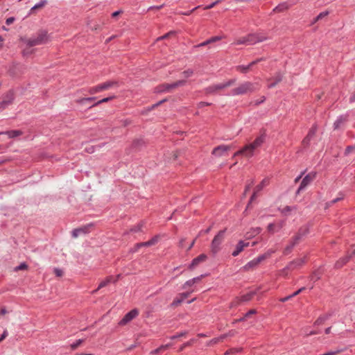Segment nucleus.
Here are the masks:
<instances>
[{
  "instance_id": "1",
  "label": "nucleus",
  "mask_w": 355,
  "mask_h": 355,
  "mask_svg": "<svg viewBox=\"0 0 355 355\" xmlns=\"http://www.w3.org/2000/svg\"><path fill=\"white\" fill-rule=\"evenodd\" d=\"M259 88V86L258 83L246 81L233 89L232 90V95L239 96L247 94L248 93H252L256 90H258Z\"/></svg>"
},
{
  "instance_id": "2",
  "label": "nucleus",
  "mask_w": 355,
  "mask_h": 355,
  "mask_svg": "<svg viewBox=\"0 0 355 355\" xmlns=\"http://www.w3.org/2000/svg\"><path fill=\"white\" fill-rule=\"evenodd\" d=\"M266 38L263 36H261L258 34H249L247 36L240 37L236 39L234 44L236 45L239 44H246V45H252L254 44L257 42H262Z\"/></svg>"
},
{
  "instance_id": "3",
  "label": "nucleus",
  "mask_w": 355,
  "mask_h": 355,
  "mask_svg": "<svg viewBox=\"0 0 355 355\" xmlns=\"http://www.w3.org/2000/svg\"><path fill=\"white\" fill-rule=\"evenodd\" d=\"M225 229L220 230L214 236L211 243V252L213 254H217L220 250V245L225 239Z\"/></svg>"
},
{
  "instance_id": "4",
  "label": "nucleus",
  "mask_w": 355,
  "mask_h": 355,
  "mask_svg": "<svg viewBox=\"0 0 355 355\" xmlns=\"http://www.w3.org/2000/svg\"><path fill=\"white\" fill-rule=\"evenodd\" d=\"M235 82H236L235 79H231V80H230L225 83H219V84L210 85V86L207 87V88H205V92L206 94H211L216 93V92H218L219 90H222L225 88L232 86V85H234L235 83Z\"/></svg>"
},
{
  "instance_id": "5",
  "label": "nucleus",
  "mask_w": 355,
  "mask_h": 355,
  "mask_svg": "<svg viewBox=\"0 0 355 355\" xmlns=\"http://www.w3.org/2000/svg\"><path fill=\"white\" fill-rule=\"evenodd\" d=\"M49 41V35L45 31L40 32L37 37L34 39H30L27 40V44L29 45V47H33L36 45H40L43 44H46Z\"/></svg>"
},
{
  "instance_id": "6",
  "label": "nucleus",
  "mask_w": 355,
  "mask_h": 355,
  "mask_svg": "<svg viewBox=\"0 0 355 355\" xmlns=\"http://www.w3.org/2000/svg\"><path fill=\"white\" fill-rule=\"evenodd\" d=\"M14 100V93L9 91L0 98V112L5 110L10 104H12Z\"/></svg>"
},
{
  "instance_id": "7",
  "label": "nucleus",
  "mask_w": 355,
  "mask_h": 355,
  "mask_svg": "<svg viewBox=\"0 0 355 355\" xmlns=\"http://www.w3.org/2000/svg\"><path fill=\"white\" fill-rule=\"evenodd\" d=\"M186 81L185 80H178L171 84H164L159 87V92H171L173 89H175L179 87H182L185 85Z\"/></svg>"
},
{
  "instance_id": "8",
  "label": "nucleus",
  "mask_w": 355,
  "mask_h": 355,
  "mask_svg": "<svg viewBox=\"0 0 355 355\" xmlns=\"http://www.w3.org/2000/svg\"><path fill=\"white\" fill-rule=\"evenodd\" d=\"M139 315V311L137 309L131 310L126 313L124 317L119 321V325L124 326L135 319Z\"/></svg>"
},
{
  "instance_id": "9",
  "label": "nucleus",
  "mask_w": 355,
  "mask_h": 355,
  "mask_svg": "<svg viewBox=\"0 0 355 355\" xmlns=\"http://www.w3.org/2000/svg\"><path fill=\"white\" fill-rule=\"evenodd\" d=\"M315 178V173H310L307 174L301 182V184L297 191V193H300L303 191Z\"/></svg>"
},
{
  "instance_id": "10",
  "label": "nucleus",
  "mask_w": 355,
  "mask_h": 355,
  "mask_svg": "<svg viewBox=\"0 0 355 355\" xmlns=\"http://www.w3.org/2000/svg\"><path fill=\"white\" fill-rule=\"evenodd\" d=\"M284 225V220H277L274 223H270L267 226V230L270 234H275V232H278L279 231H280Z\"/></svg>"
},
{
  "instance_id": "11",
  "label": "nucleus",
  "mask_w": 355,
  "mask_h": 355,
  "mask_svg": "<svg viewBox=\"0 0 355 355\" xmlns=\"http://www.w3.org/2000/svg\"><path fill=\"white\" fill-rule=\"evenodd\" d=\"M231 148L232 146L229 145H220L214 148L212 154L217 157L225 156L227 155V152Z\"/></svg>"
},
{
  "instance_id": "12",
  "label": "nucleus",
  "mask_w": 355,
  "mask_h": 355,
  "mask_svg": "<svg viewBox=\"0 0 355 355\" xmlns=\"http://www.w3.org/2000/svg\"><path fill=\"white\" fill-rule=\"evenodd\" d=\"M268 184H269V179L268 178H264L260 182V184H259L257 186H256V187L254 188V193H253V194L252 195V196L250 198V202H249L248 207L250 205V203H252V202L254 200H255V198H257V194L259 191H261L265 187H266Z\"/></svg>"
},
{
  "instance_id": "13",
  "label": "nucleus",
  "mask_w": 355,
  "mask_h": 355,
  "mask_svg": "<svg viewBox=\"0 0 355 355\" xmlns=\"http://www.w3.org/2000/svg\"><path fill=\"white\" fill-rule=\"evenodd\" d=\"M309 232V230L307 227H301L298 232L292 238V246H295L296 244L299 243L301 239L305 236Z\"/></svg>"
},
{
  "instance_id": "14",
  "label": "nucleus",
  "mask_w": 355,
  "mask_h": 355,
  "mask_svg": "<svg viewBox=\"0 0 355 355\" xmlns=\"http://www.w3.org/2000/svg\"><path fill=\"white\" fill-rule=\"evenodd\" d=\"M262 261L261 258L259 256L258 257L252 259V261L247 263L242 269L245 271H249L256 268Z\"/></svg>"
},
{
  "instance_id": "15",
  "label": "nucleus",
  "mask_w": 355,
  "mask_h": 355,
  "mask_svg": "<svg viewBox=\"0 0 355 355\" xmlns=\"http://www.w3.org/2000/svg\"><path fill=\"white\" fill-rule=\"evenodd\" d=\"M92 227V224L81 227L80 228L75 229L72 232V236L74 238H77L78 236L81 234H87L89 232L90 228Z\"/></svg>"
},
{
  "instance_id": "16",
  "label": "nucleus",
  "mask_w": 355,
  "mask_h": 355,
  "mask_svg": "<svg viewBox=\"0 0 355 355\" xmlns=\"http://www.w3.org/2000/svg\"><path fill=\"white\" fill-rule=\"evenodd\" d=\"M262 60V58H260V59H257L252 62H250L248 65L247 66H243V65H240V66H237L236 67V70L238 71H240L241 73H248L250 69L254 66L256 64H257L258 62H259L260 61Z\"/></svg>"
},
{
  "instance_id": "17",
  "label": "nucleus",
  "mask_w": 355,
  "mask_h": 355,
  "mask_svg": "<svg viewBox=\"0 0 355 355\" xmlns=\"http://www.w3.org/2000/svg\"><path fill=\"white\" fill-rule=\"evenodd\" d=\"M249 246L248 242H244L243 241H240L237 245H236L235 250L232 252V256L236 257L238 256L245 248Z\"/></svg>"
},
{
  "instance_id": "18",
  "label": "nucleus",
  "mask_w": 355,
  "mask_h": 355,
  "mask_svg": "<svg viewBox=\"0 0 355 355\" xmlns=\"http://www.w3.org/2000/svg\"><path fill=\"white\" fill-rule=\"evenodd\" d=\"M117 281V279H114L112 276H109L105 278L103 281H102L100 284L98 285V287L96 290L94 291L92 293H95L98 291L99 289L107 286L111 282H115Z\"/></svg>"
},
{
  "instance_id": "19",
  "label": "nucleus",
  "mask_w": 355,
  "mask_h": 355,
  "mask_svg": "<svg viewBox=\"0 0 355 355\" xmlns=\"http://www.w3.org/2000/svg\"><path fill=\"white\" fill-rule=\"evenodd\" d=\"M207 259V256L205 254H201L194 259H193L190 268H193L197 266L200 263L205 261Z\"/></svg>"
},
{
  "instance_id": "20",
  "label": "nucleus",
  "mask_w": 355,
  "mask_h": 355,
  "mask_svg": "<svg viewBox=\"0 0 355 355\" xmlns=\"http://www.w3.org/2000/svg\"><path fill=\"white\" fill-rule=\"evenodd\" d=\"M243 148V156L251 157L254 155L255 149L249 144L245 145Z\"/></svg>"
},
{
  "instance_id": "21",
  "label": "nucleus",
  "mask_w": 355,
  "mask_h": 355,
  "mask_svg": "<svg viewBox=\"0 0 355 355\" xmlns=\"http://www.w3.org/2000/svg\"><path fill=\"white\" fill-rule=\"evenodd\" d=\"M265 137L264 135H260L259 137H257L255 140L250 143V144L254 148L257 149V148L260 147L262 144L264 142Z\"/></svg>"
},
{
  "instance_id": "22",
  "label": "nucleus",
  "mask_w": 355,
  "mask_h": 355,
  "mask_svg": "<svg viewBox=\"0 0 355 355\" xmlns=\"http://www.w3.org/2000/svg\"><path fill=\"white\" fill-rule=\"evenodd\" d=\"M352 255H355V248L353 250L351 255H347V256L340 259L339 261H338L336 263V266L337 268L342 267L344 264H345L349 261V259L352 257Z\"/></svg>"
},
{
  "instance_id": "23",
  "label": "nucleus",
  "mask_w": 355,
  "mask_h": 355,
  "mask_svg": "<svg viewBox=\"0 0 355 355\" xmlns=\"http://www.w3.org/2000/svg\"><path fill=\"white\" fill-rule=\"evenodd\" d=\"M261 231L260 227H254L252 228L249 232H248L245 234V236L248 239H252L256 235L259 234Z\"/></svg>"
},
{
  "instance_id": "24",
  "label": "nucleus",
  "mask_w": 355,
  "mask_h": 355,
  "mask_svg": "<svg viewBox=\"0 0 355 355\" xmlns=\"http://www.w3.org/2000/svg\"><path fill=\"white\" fill-rule=\"evenodd\" d=\"M304 263V259H303V258L297 259L295 261L291 262L288 266V269H289V270L295 269L297 266H302Z\"/></svg>"
},
{
  "instance_id": "25",
  "label": "nucleus",
  "mask_w": 355,
  "mask_h": 355,
  "mask_svg": "<svg viewBox=\"0 0 355 355\" xmlns=\"http://www.w3.org/2000/svg\"><path fill=\"white\" fill-rule=\"evenodd\" d=\"M116 85H117V83L115 81H107L104 83L100 84L99 85H100L101 89V92H102L104 90H107L110 88H111Z\"/></svg>"
},
{
  "instance_id": "26",
  "label": "nucleus",
  "mask_w": 355,
  "mask_h": 355,
  "mask_svg": "<svg viewBox=\"0 0 355 355\" xmlns=\"http://www.w3.org/2000/svg\"><path fill=\"white\" fill-rule=\"evenodd\" d=\"M282 78H283V74L280 72H278L273 78L274 82L270 83L268 85V87L269 88L274 87L277 83H279V82L282 81Z\"/></svg>"
},
{
  "instance_id": "27",
  "label": "nucleus",
  "mask_w": 355,
  "mask_h": 355,
  "mask_svg": "<svg viewBox=\"0 0 355 355\" xmlns=\"http://www.w3.org/2000/svg\"><path fill=\"white\" fill-rule=\"evenodd\" d=\"M289 8V6L286 3H282L276 6L272 12H282Z\"/></svg>"
},
{
  "instance_id": "28",
  "label": "nucleus",
  "mask_w": 355,
  "mask_h": 355,
  "mask_svg": "<svg viewBox=\"0 0 355 355\" xmlns=\"http://www.w3.org/2000/svg\"><path fill=\"white\" fill-rule=\"evenodd\" d=\"M202 277V276L195 277V278H193L191 279H189V280L187 281L184 283V284L183 285V288H186L188 286H193L194 284H196V283L198 282L199 281H200Z\"/></svg>"
},
{
  "instance_id": "29",
  "label": "nucleus",
  "mask_w": 355,
  "mask_h": 355,
  "mask_svg": "<svg viewBox=\"0 0 355 355\" xmlns=\"http://www.w3.org/2000/svg\"><path fill=\"white\" fill-rule=\"evenodd\" d=\"M255 293H256L255 292L251 291L245 295H243L242 296H241L242 302H248V301L251 300L252 299V297H254V295H255Z\"/></svg>"
},
{
  "instance_id": "30",
  "label": "nucleus",
  "mask_w": 355,
  "mask_h": 355,
  "mask_svg": "<svg viewBox=\"0 0 355 355\" xmlns=\"http://www.w3.org/2000/svg\"><path fill=\"white\" fill-rule=\"evenodd\" d=\"M9 138H15L22 135V132L20 130H10L6 132Z\"/></svg>"
},
{
  "instance_id": "31",
  "label": "nucleus",
  "mask_w": 355,
  "mask_h": 355,
  "mask_svg": "<svg viewBox=\"0 0 355 355\" xmlns=\"http://www.w3.org/2000/svg\"><path fill=\"white\" fill-rule=\"evenodd\" d=\"M275 250L273 249L268 250L264 254L260 255V258H261L262 261H264L265 259L269 258L273 253H275Z\"/></svg>"
},
{
  "instance_id": "32",
  "label": "nucleus",
  "mask_w": 355,
  "mask_h": 355,
  "mask_svg": "<svg viewBox=\"0 0 355 355\" xmlns=\"http://www.w3.org/2000/svg\"><path fill=\"white\" fill-rule=\"evenodd\" d=\"M85 340L84 339H79L76 340L75 343L71 345V349L74 350L77 349L79 346H80L83 343Z\"/></svg>"
},
{
  "instance_id": "33",
  "label": "nucleus",
  "mask_w": 355,
  "mask_h": 355,
  "mask_svg": "<svg viewBox=\"0 0 355 355\" xmlns=\"http://www.w3.org/2000/svg\"><path fill=\"white\" fill-rule=\"evenodd\" d=\"M329 15L328 11L320 12L313 20V23H316L318 21L320 20L324 17H327Z\"/></svg>"
},
{
  "instance_id": "34",
  "label": "nucleus",
  "mask_w": 355,
  "mask_h": 355,
  "mask_svg": "<svg viewBox=\"0 0 355 355\" xmlns=\"http://www.w3.org/2000/svg\"><path fill=\"white\" fill-rule=\"evenodd\" d=\"M241 297H236L231 303V306H236L242 303Z\"/></svg>"
},
{
  "instance_id": "35",
  "label": "nucleus",
  "mask_w": 355,
  "mask_h": 355,
  "mask_svg": "<svg viewBox=\"0 0 355 355\" xmlns=\"http://www.w3.org/2000/svg\"><path fill=\"white\" fill-rule=\"evenodd\" d=\"M101 92V89L99 85L96 87H93L90 88L89 90V93L91 94H94Z\"/></svg>"
},
{
  "instance_id": "36",
  "label": "nucleus",
  "mask_w": 355,
  "mask_h": 355,
  "mask_svg": "<svg viewBox=\"0 0 355 355\" xmlns=\"http://www.w3.org/2000/svg\"><path fill=\"white\" fill-rule=\"evenodd\" d=\"M184 300L180 297V295L178 297H177L173 302L172 303V306H178V305H180Z\"/></svg>"
},
{
  "instance_id": "37",
  "label": "nucleus",
  "mask_w": 355,
  "mask_h": 355,
  "mask_svg": "<svg viewBox=\"0 0 355 355\" xmlns=\"http://www.w3.org/2000/svg\"><path fill=\"white\" fill-rule=\"evenodd\" d=\"M27 45V47L23 50V55L24 56H28L31 55L33 53V49H31V47H29V45Z\"/></svg>"
},
{
  "instance_id": "38",
  "label": "nucleus",
  "mask_w": 355,
  "mask_h": 355,
  "mask_svg": "<svg viewBox=\"0 0 355 355\" xmlns=\"http://www.w3.org/2000/svg\"><path fill=\"white\" fill-rule=\"evenodd\" d=\"M223 0H216V1L213 2L212 3L208 5V6H206L204 9L205 10H209V9H211L212 8H214L215 6H216L217 4L220 3Z\"/></svg>"
},
{
  "instance_id": "39",
  "label": "nucleus",
  "mask_w": 355,
  "mask_h": 355,
  "mask_svg": "<svg viewBox=\"0 0 355 355\" xmlns=\"http://www.w3.org/2000/svg\"><path fill=\"white\" fill-rule=\"evenodd\" d=\"M115 98L114 96H110V97H107V98H103L102 100L101 101H98L94 105H99L102 103H106V102H108L110 100H112Z\"/></svg>"
},
{
  "instance_id": "40",
  "label": "nucleus",
  "mask_w": 355,
  "mask_h": 355,
  "mask_svg": "<svg viewBox=\"0 0 355 355\" xmlns=\"http://www.w3.org/2000/svg\"><path fill=\"white\" fill-rule=\"evenodd\" d=\"M295 209V207H289V206H286V207H284V209H282V213L285 214V215H287L288 212L291 211L292 210H293Z\"/></svg>"
},
{
  "instance_id": "41",
  "label": "nucleus",
  "mask_w": 355,
  "mask_h": 355,
  "mask_svg": "<svg viewBox=\"0 0 355 355\" xmlns=\"http://www.w3.org/2000/svg\"><path fill=\"white\" fill-rule=\"evenodd\" d=\"M148 244H147V241L146 242H143V243H137L135 247V251H137L138 249L141 247H148Z\"/></svg>"
},
{
  "instance_id": "42",
  "label": "nucleus",
  "mask_w": 355,
  "mask_h": 355,
  "mask_svg": "<svg viewBox=\"0 0 355 355\" xmlns=\"http://www.w3.org/2000/svg\"><path fill=\"white\" fill-rule=\"evenodd\" d=\"M253 184H254V181L252 180H250L249 182H248V184L245 187V189L244 195L246 194V193L250 189V188L252 187Z\"/></svg>"
},
{
  "instance_id": "43",
  "label": "nucleus",
  "mask_w": 355,
  "mask_h": 355,
  "mask_svg": "<svg viewBox=\"0 0 355 355\" xmlns=\"http://www.w3.org/2000/svg\"><path fill=\"white\" fill-rule=\"evenodd\" d=\"M158 241V236H155L150 241H147V244H148L149 246L153 245L157 243Z\"/></svg>"
},
{
  "instance_id": "44",
  "label": "nucleus",
  "mask_w": 355,
  "mask_h": 355,
  "mask_svg": "<svg viewBox=\"0 0 355 355\" xmlns=\"http://www.w3.org/2000/svg\"><path fill=\"white\" fill-rule=\"evenodd\" d=\"M45 3H46L45 1H43V2H41L40 3H37V4L35 5L31 8V11L42 8L45 5Z\"/></svg>"
},
{
  "instance_id": "45",
  "label": "nucleus",
  "mask_w": 355,
  "mask_h": 355,
  "mask_svg": "<svg viewBox=\"0 0 355 355\" xmlns=\"http://www.w3.org/2000/svg\"><path fill=\"white\" fill-rule=\"evenodd\" d=\"M27 268H28V266L26 263H21L19 266L16 267L15 270L17 271V270H26V269H27Z\"/></svg>"
},
{
  "instance_id": "46",
  "label": "nucleus",
  "mask_w": 355,
  "mask_h": 355,
  "mask_svg": "<svg viewBox=\"0 0 355 355\" xmlns=\"http://www.w3.org/2000/svg\"><path fill=\"white\" fill-rule=\"evenodd\" d=\"M221 40V37H219V36H215V37H211L210 39L208 40V42H209L210 44L211 43H213V42H217V41H219Z\"/></svg>"
},
{
  "instance_id": "47",
  "label": "nucleus",
  "mask_w": 355,
  "mask_h": 355,
  "mask_svg": "<svg viewBox=\"0 0 355 355\" xmlns=\"http://www.w3.org/2000/svg\"><path fill=\"white\" fill-rule=\"evenodd\" d=\"M193 74V71L192 70H187V71H184L183 73H182V75L184 78H189L190 77L191 75Z\"/></svg>"
},
{
  "instance_id": "48",
  "label": "nucleus",
  "mask_w": 355,
  "mask_h": 355,
  "mask_svg": "<svg viewBox=\"0 0 355 355\" xmlns=\"http://www.w3.org/2000/svg\"><path fill=\"white\" fill-rule=\"evenodd\" d=\"M315 134V130L313 129L311 130H310L309 133L308 134L307 137L304 139V142H306L308 140L310 139V138L313 136Z\"/></svg>"
},
{
  "instance_id": "49",
  "label": "nucleus",
  "mask_w": 355,
  "mask_h": 355,
  "mask_svg": "<svg viewBox=\"0 0 355 355\" xmlns=\"http://www.w3.org/2000/svg\"><path fill=\"white\" fill-rule=\"evenodd\" d=\"M54 273L55 274V275L57 277H61L63 275L62 270H60V269H58V268H55L54 269Z\"/></svg>"
},
{
  "instance_id": "50",
  "label": "nucleus",
  "mask_w": 355,
  "mask_h": 355,
  "mask_svg": "<svg viewBox=\"0 0 355 355\" xmlns=\"http://www.w3.org/2000/svg\"><path fill=\"white\" fill-rule=\"evenodd\" d=\"M326 320V318L324 317H320L315 322V324L320 325L322 324L324 320Z\"/></svg>"
},
{
  "instance_id": "51",
  "label": "nucleus",
  "mask_w": 355,
  "mask_h": 355,
  "mask_svg": "<svg viewBox=\"0 0 355 355\" xmlns=\"http://www.w3.org/2000/svg\"><path fill=\"white\" fill-rule=\"evenodd\" d=\"M343 198V195H341V194H340V197H338V198H336V199H334V200H331V201L328 205H333V204H334V203L337 202L338 201H339V200H342Z\"/></svg>"
},
{
  "instance_id": "52",
  "label": "nucleus",
  "mask_w": 355,
  "mask_h": 355,
  "mask_svg": "<svg viewBox=\"0 0 355 355\" xmlns=\"http://www.w3.org/2000/svg\"><path fill=\"white\" fill-rule=\"evenodd\" d=\"M305 289L304 287H302L301 288H300L299 290H297V291H295V293H293L292 295H291V296H292V298L297 295H299L301 292H302Z\"/></svg>"
},
{
  "instance_id": "53",
  "label": "nucleus",
  "mask_w": 355,
  "mask_h": 355,
  "mask_svg": "<svg viewBox=\"0 0 355 355\" xmlns=\"http://www.w3.org/2000/svg\"><path fill=\"white\" fill-rule=\"evenodd\" d=\"M294 246H292V242L291 241V244L288 245L284 250V253L285 254H288V252H291V249L293 248Z\"/></svg>"
},
{
  "instance_id": "54",
  "label": "nucleus",
  "mask_w": 355,
  "mask_h": 355,
  "mask_svg": "<svg viewBox=\"0 0 355 355\" xmlns=\"http://www.w3.org/2000/svg\"><path fill=\"white\" fill-rule=\"evenodd\" d=\"M15 19L13 17H9L6 19V23L7 25H10L15 21Z\"/></svg>"
},
{
  "instance_id": "55",
  "label": "nucleus",
  "mask_w": 355,
  "mask_h": 355,
  "mask_svg": "<svg viewBox=\"0 0 355 355\" xmlns=\"http://www.w3.org/2000/svg\"><path fill=\"white\" fill-rule=\"evenodd\" d=\"M173 32H169L166 34H165L164 35L157 38V40H163V39H166V38H168L170 35H173Z\"/></svg>"
},
{
  "instance_id": "56",
  "label": "nucleus",
  "mask_w": 355,
  "mask_h": 355,
  "mask_svg": "<svg viewBox=\"0 0 355 355\" xmlns=\"http://www.w3.org/2000/svg\"><path fill=\"white\" fill-rule=\"evenodd\" d=\"M190 295V293H182L181 294H180V297L183 300H184L186 298H187Z\"/></svg>"
},
{
  "instance_id": "57",
  "label": "nucleus",
  "mask_w": 355,
  "mask_h": 355,
  "mask_svg": "<svg viewBox=\"0 0 355 355\" xmlns=\"http://www.w3.org/2000/svg\"><path fill=\"white\" fill-rule=\"evenodd\" d=\"M354 149H355V146H347L345 150V153L349 154Z\"/></svg>"
},
{
  "instance_id": "58",
  "label": "nucleus",
  "mask_w": 355,
  "mask_h": 355,
  "mask_svg": "<svg viewBox=\"0 0 355 355\" xmlns=\"http://www.w3.org/2000/svg\"><path fill=\"white\" fill-rule=\"evenodd\" d=\"M239 155H243V148H241V150H238L237 152H236L234 155H233V158L235 157L236 156H239Z\"/></svg>"
},
{
  "instance_id": "59",
  "label": "nucleus",
  "mask_w": 355,
  "mask_h": 355,
  "mask_svg": "<svg viewBox=\"0 0 355 355\" xmlns=\"http://www.w3.org/2000/svg\"><path fill=\"white\" fill-rule=\"evenodd\" d=\"M8 336V331L6 330H5L3 333V334L1 335V336L0 337V343L4 340Z\"/></svg>"
},
{
  "instance_id": "60",
  "label": "nucleus",
  "mask_w": 355,
  "mask_h": 355,
  "mask_svg": "<svg viewBox=\"0 0 355 355\" xmlns=\"http://www.w3.org/2000/svg\"><path fill=\"white\" fill-rule=\"evenodd\" d=\"M141 227H142V225L141 224H139L137 227H135V228L132 229L131 231H133V232H139L141 230Z\"/></svg>"
},
{
  "instance_id": "61",
  "label": "nucleus",
  "mask_w": 355,
  "mask_h": 355,
  "mask_svg": "<svg viewBox=\"0 0 355 355\" xmlns=\"http://www.w3.org/2000/svg\"><path fill=\"white\" fill-rule=\"evenodd\" d=\"M342 121H343L341 119H338V120H336V122L334 123L335 128H338L340 124L342 123Z\"/></svg>"
},
{
  "instance_id": "62",
  "label": "nucleus",
  "mask_w": 355,
  "mask_h": 355,
  "mask_svg": "<svg viewBox=\"0 0 355 355\" xmlns=\"http://www.w3.org/2000/svg\"><path fill=\"white\" fill-rule=\"evenodd\" d=\"M256 313V311L254 309H252L250 311H249L245 315V318H248L249 317L250 315H252V314H254Z\"/></svg>"
},
{
  "instance_id": "63",
  "label": "nucleus",
  "mask_w": 355,
  "mask_h": 355,
  "mask_svg": "<svg viewBox=\"0 0 355 355\" xmlns=\"http://www.w3.org/2000/svg\"><path fill=\"white\" fill-rule=\"evenodd\" d=\"M211 104L209 103H205V102H200L198 103V107H202L205 105H210Z\"/></svg>"
},
{
  "instance_id": "64",
  "label": "nucleus",
  "mask_w": 355,
  "mask_h": 355,
  "mask_svg": "<svg viewBox=\"0 0 355 355\" xmlns=\"http://www.w3.org/2000/svg\"><path fill=\"white\" fill-rule=\"evenodd\" d=\"M184 241H185V239H182L180 242H179V247L181 248H184Z\"/></svg>"
}]
</instances>
